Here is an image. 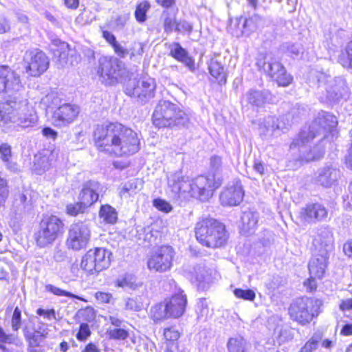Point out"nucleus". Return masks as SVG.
<instances>
[{"label":"nucleus","mask_w":352,"mask_h":352,"mask_svg":"<svg viewBox=\"0 0 352 352\" xmlns=\"http://www.w3.org/2000/svg\"><path fill=\"white\" fill-rule=\"evenodd\" d=\"M94 140L99 151L118 157L129 156L140 150L138 133L118 122L98 126Z\"/></svg>","instance_id":"f257e3e1"},{"label":"nucleus","mask_w":352,"mask_h":352,"mask_svg":"<svg viewBox=\"0 0 352 352\" xmlns=\"http://www.w3.org/2000/svg\"><path fill=\"white\" fill-rule=\"evenodd\" d=\"M168 186L175 195L184 198L195 197L202 201L212 196L213 192L221 186V180L215 175H200L194 179L184 177L181 173L171 174L168 178Z\"/></svg>","instance_id":"f03ea898"},{"label":"nucleus","mask_w":352,"mask_h":352,"mask_svg":"<svg viewBox=\"0 0 352 352\" xmlns=\"http://www.w3.org/2000/svg\"><path fill=\"white\" fill-rule=\"evenodd\" d=\"M37 121V115L27 100L14 96V100L0 102V129L4 133L32 126Z\"/></svg>","instance_id":"7ed1b4c3"},{"label":"nucleus","mask_w":352,"mask_h":352,"mask_svg":"<svg viewBox=\"0 0 352 352\" xmlns=\"http://www.w3.org/2000/svg\"><path fill=\"white\" fill-rule=\"evenodd\" d=\"M337 124L338 120L335 116L326 111L318 113L312 126H309L307 130L303 129L301 131L298 138L294 140L290 144V149L292 151H299L300 160L302 162H308L320 159L324 154V150L314 147L309 153H306L308 147L307 144L321 131L324 132L327 131H331L336 127Z\"/></svg>","instance_id":"20e7f679"},{"label":"nucleus","mask_w":352,"mask_h":352,"mask_svg":"<svg viewBox=\"0 0 352 352\" xmlns=\"http://www.w3.org/2000/svg\"><path fill=\"white\" fill-rule=\"evenodd\" d=\"M153 124L157 128L186 126L189 116L180 107L168 100H160L152 116Z\"/></svg>","instance_id":"39448f33"},{"label":"nucleus","mask_w":352,"mask_h":352,"mask_svg":"<svg viewBox=\"0 0 352 352\" xmlns=\"http://www.w3.org/2000/svg\"><path fill=\"white\" fill-rule=\"evenodd\" d=\"M195 234L197 241L208 248L223 245L228 240L225 226L214 219H204L197 223Z\"/></svg>","instance_id":"423d86ee"},{"label":"nucleus","mask_w":352,"mask_h":352,"mask_svg":"<svg viewBox=\"0 0 352 352\" xmlns=\"http://www.w3.org/2000/svg\"><path fill=\"white\" fill-rule=\"evenodd\" d=\"M63 221L53 214H43L34 233L36 245L46 248L52 245L63 232Z\"/></svg>","instance_id":"0eeeda50"},{"label":"nucleus","mask_w":352,"mask_h":352,"mask_svg":"<svg viewBox=\"0 0 352 352\" xmlns=\"http://www.w3.org/2000/svg\"><path fill=\"white\" fill-rule=\"evenodd\" d=\"M321 305L322 302L318 299L299 298L291 303L289 314L293 320L305 325L309 323L314 317L318 316Z\"/></svg>","instance_id":"6e6552de"},{"label":"nucleus","mask_w":352,"mask_h":352,"mask_svg":"<svg viewBox=\"0 0 352 352\" xmlns=\"http://www.w3.org/2000/svg\"><path fill=\"white\" fill-rule=\"evenodd\" d=\"M124 74V64L119 59L113 57H102L99 59L97 74L102 84L114 85L119 82Z\"/></svg>","instance_id":"1a4fd4ad"},{"label":"nucleus","mask_w":352,"mask_h":352,"mask_svg":"<svg viewBox=\"0 0 352 352\" xmlns=\"http://www.w3.org/2000/svg\"><path fill=\"white\" fill-rule=\"evenodd\" d=\"M111 252L102 248L88 250L82 256L80 267L89 274H98L110 265Z\"/></svg>","instance_id":"9d476101"},{"label":"nucleus","mask_w":352,"mask_h":352,"mask_svg":"<svg viewBox=\"0 0 352 352\" xmlns=\"http://www.w3.org/2000/svg\"><path fill=\"white\" fill-rule=\"evenodd\" d=\"M318 87L322 91L325 89V98L321 97L322 101L336 102L347 94L348 89L346 82L342 78H331L325 74L320 73L317 76Z\"/></svg>","instance_id":"9b49d317"},{"label":"nucleus","mask_w":352,"mask_h":352,"mask_svg":"<svg viewBox=\"0 0 352 352\" xmlns=\"http://www.w3.org/2000/svg\"><path fill=\"white\" fill-rule=\"evenodd\" d=\"M256 65L276 81L279 86L287 87L291 84L292 77L286 73L284 67L272 54H269L263 60H258Z\"/></svg>","instance_id":"f8f14e48"},{"label":"nucleus","mask_w":352,"mask_h":352,"mask_svg":"<svg viewBox=\"0 0 352 352\" xmlns=\"http://www.w3.org/2000/svg\"><path fill=\"white\" fill-rule=\"evenodd\" d=\"M91 239V230L87 224L79 221L72 223L68 230L66 245L69 249L79 251L88 245Z\"/></svg>","instance_id":"ddd939ff"},{"label":"nucleus","mask_w":352,"mask_h":352,"mask_svg":"<svg viewBox=\"0 0 352 352\" xmlns=\"http://www.w3.org/2000/svg\"><path fill=\"white\" fill-rule=\"evenodd\" d=\"M174 255L175 252L172 247L163 245L148 257L147 261L148 268L157 272H166L173 266Z\"/></svg>","instance_id":"4468645a"},{"label":"nucleus","mask_w":352,"mask_h":352,"mask_svg":"<svg viewBox=\"0 0 352 352\" xmlns=\"http://www.w3.org/2000/svg\"><path fill=\"white\" fill-rule=\"evenodd\" d=\"M26 72L32 76H39L49 67V58L45 53L34 50L26 52L24 56Z\"/></svg>","instance_id":"2eb2a0df"},{"label":"nucleus","mask_w":352,"mask_h":352,"mask_svg":"<svg viewBox=\"0 0 352 352\" xmlns=\"http://www.w3.org/2000/svg\"><path fill=\"white\" fill-rule=\"evenodd\" d=\"M23 89L19 76L8 67H0V94L6 93L9 96L17 94Z\"/></svg>","instance_id":"dca6fc26"},{"label":"nucleus","mask_w":352,"mask_h":352,"mask_svg":"<svg viewBox=\"0 0 352 352\" xmlns=\"http://www.w3.org/2000/svg\"><path fill=\"white\" fill-rule=\"evenodd\" d=\"M78 113L79 108L78 106L64 104L53 112L52 122L54 126H65L73 122Z\"/></svg>","instance_id":"f3484780"},{"label":"nucleus","mask_w":352,"mask_h":352,"mask_svg":"<svg viewBox=\"0 0 352 352\" xmlns=\"http://www.w3.org/2000/svg\"><path fill=\"white\" fill-rule=\"evenodd\" d=\"M244 191L241 182L239 180H234L221 192L219 198L223 206H234L242 201Z\"/></svg>","instance_id":"a211bd4d"},{"label":"nucleus","mask_w":352,"mask_h":352,"mask_svg":"<svg viewBox=\"0 0 352 352\" xmlns=\"http://www.w3.org/2000/svg\"><path fill=\"white\" fill-rule=\"evenodd\" d=\"M327 210L319 203L308 204L302 207L299 212L301 220L307 223H316L324 219L327 217Z\"/></svg>","instance_id":"6ab92c4d"},{"label":"nucleus","mask_w":352,"mask_h":352,"mask_svg":"<svg viewBox=\"0 0 352 352\" xmlns=\"http://www.w3.org/2000/svg\"><path fill=\"white\" fill-rule=\"evenodd\" d=\"M155 89V80L150 77L144 76L138 81L131 91H129V94L140 98L142 101H145L153 97Z\"/></svg>","instance_id":"aec40b11"},{"label":"nucleus","mask_w":352,"mask_h":352,"mask_svg":"<svg viewBox=\"0 0 352 352\" xmlns=\"http://www.w3.org/2000/svg\"><path fill=\"white\" fill-rule=\"evenodd\" d=\"M329 253L326 250L320 252H315L309 263V271L311 276L315 278H321L327 266Z\"/></svg>","instance_id":"412c9836"},{"label":"nucleus","mask_w":352,"mask_h":352,"mask_svg":"<svg viewBox=\"0 0 352 352\" xmlns=\"http://www.w3.org/2000/svg\"><path fill=\"white\" fill-rule=\"evenodd\" d=\"M340 177V170L330 165L321 168L318 170L316 181L318 184L329 188L336 184Z\"/></svg>","instance_id":"4be33fe9"},{"label":"nucleus","mask_w":352,"mask_h":352,"mask_svg":"<svg viewBox=\"0 0 352 352\" xmlns=\"http://www.w3.org/2000/svg\"><path fill=\"white\" fill-rule=\"evenodd\" d=\"M101 188L100 183L89 181L84 184L79 194V199L86 207L91 206L98 199V192Z\"/></svg>","instance_id":"5701e85b"},{"label":"nucleus","mask_w":352,"mask_h":352,"mask_svg":"<svg viewBox=\"0 0 352 352\" xmlns=\"http://www.w3.org/2000/svg\"><path fill=\"white\" fill-rule=\"evenodd\" d=\"M109 321L114 328L108 329L107 333L110 339L124 341L129 337V330L124 325V320L116 316H109Z\"/></svg>","instance_id":"b1692460"},{"label":"nucleus","mask_w":352,"mask_h":352,"mask_svg":"<svg viewBox=\"0 0 352 352\" xmlns=\"http://www.w3.org/2000/svg\"><path fill=\"white\" fill-rule=\"evenodd\" d=\"M164 302L169 312V316L178 318L184 313L187 298L183 292H179Z\"/></svg>","instance_id":"393cba45"},{"label":"nucleus","mask_w":352,"mask_h":352,"mask_svg":"<svg viewBox=\"0 0 352 352\" xmlns=\"http://www.w3.org/2000/svg\"><path fill=\"white\" fill-rule=\"evenodd\" d=\"M163 336L166 344L165 352H189L186 349L179 346L177 340L180 333L175 327L165 328Z\"/></svg>","instance_id":"a878e982"},{"label":"nucleus","mask_w":352,"mask_h":352,"mask_svg":"<svg viewBox=\"0 0 352 352\" xmlns=\"http://www.w3.org/2000/svg\"><path fill=\"white\" fill-rule=\"evenodd\" d=\"M291 124L287 123L282 120L277 119L274 116H269L259 123V131L261 135H272L276 130H283L287 129Z\"/></svg>","instance_id":"bb28decb"},{"label":"nucleus","mask_w":352,"mask_h":352,"mask_svg":"<svg viewBox=\"0 0 352 352\" xmlns=\"http://www.w3.org/2000/svg\"><path fill=\"white\" fill-rule=\"evenodd\" d=\"M316 252H320L326 250L327 253L331 250L333 244V235L327 228H321L318 230L317 235L313 241Z\"/></svg>","instance_id":"cd10ccee"},{"label":"nucleus","mask_w":352,"mask_h":352,"mask_svg":"<svg viewBox=\"0 0 352 352\" xmlns=\"http://www.w3.org/2000/svg\"><path fill=\"white\" fill-rule=\"evenodd\" d=\"M170 55L177 60L183 63L190 71L195 70L194 60L188 56L187 51L178 43H172L170 47Z\"/></svg>","instance_id":"c85d7f7f"},{"label":"nucleus","mask_w":352,"mask_h":352,"mask_svg":"<svg viewBox=\"0 0 352 352\" xmlns=\"http://www.w3.org/2000/svg\"><path fill=\"white\" fill-rule=\"evenodd\" d=\"M116 287L122 288L124 291H135L142 287V283L137 281L136 276L131 273H124L119 276L113 282Z\"/></svg>","instance_id":"c756f323"},{"label":"nucleus","mask_w":352,"mask_h":352,"mask_svg":"<svg viewBox=\"0 0 352 352\" xmlns=\"http://www.w3.org/2000/svg\"><path fill=\"white\" fill-rule=\"evenodd\" d=\"M246 100L253 107H261L272 99L271 94L267 90L250 89L245 95Z\"/></svg>","instance_id":"7c9ffc66"},{"label":"nucleus","mask_w":352,"mask_h":352,"mask_svg":"<svg viewBox=\"0 0 352 352\" xmlns=\"http://www.w3.org/2000/svg\"><path fill=\"white\" fill-rule=\"evenodd\" d=\"M258 214L250 210L243 212L241 216V232L244 234L253 232L258 223Z\"/></svg>","instance_id":"2f4dec72"},{"label":"nucleus","mask_w":352,"mask_h":352,"mask_svg":"<svg viewBox=\"0 0 352 352\" xmlns=\"http://www.w3.org/2000/svg\"><path fill=\"white\" fill-rule=\"evenodd\" d=\"M0 160L3 162L5 167L12 173L19 171V165L12 160V147L8 143L0 144Z\"/></svg>","instance_id":"473e14b6"},{"label":"nucleus","mask_w":352,"mask_h":352,"mask_svg":"<svg viewBox=\"0 0 352 352\" xmlns=\"http://www.w3.org/2000/svg\"><path fill=\"white\" fill-rule=\"evenodd\" d=\"M29 202L27 194L19 192L15 195L12 212L16 215V218H21L26 212Z\"/></svg>","instance_id":"72a5a7b5"},{"label":"nucleus","mask_w":352,"mask_h":352,"mask_svg":"<svg viewBox=\"0 0 352 352\" xmlns=\"http://www.w3.org/2000/svg\"><path fill=\"white\" fill-rule=\"evenodd\" d=\"M227 347L229 352H250L251 346L241 336H236L228 340Z\"/></svg>","instance_id":"f704fd0d"},{"label":"nucleus","mask_w":352,"mask_h":352,"mask_svg":"<svg viewBox=\"0 0 352 352\" xmlns=\"http://www.w3.org/2000/svg\"><path fill=\"white\" fill-rule=\"evenodd\" d=\"M208 69L211 76L217 80L219 83L223 84L226 82L224 67L217 58L210 59L208 63Z\"/></svg>","instance_id":"c9c22d12"},{"label":"nucleus","mask_w":352,"mask_h":352,"mask_svg":"<svg viewBox=\"0 0 352 352\" xmlns=\"http://www.w3.org/2000/svg\"><path fill=\"white\" fill-rule=\"evenodd\" d=\"M262 24V18L258 14H254L248 19H245L243 24L242 33L248 36L252 32L257 30Z\"/></svg>","instance_id":"e433bc0d"},{"label":"nucleus","mask_w":352,"mask_h":352,"mask_svg":"<svg viewBox=\"0 0 352 352\" xmlns=\"http://www.w3.org/2000/svg\"><path fill=\"white\" fill-rule=\"evenodd\" d=\"M150 316L155 322L170 317L164 302L152 307L150 310Z\"/></svg>","instance_id":"4c0bfd02"},{"label":"nucleus","mask_w":352,"mask_h":352,"mask_svg":"<svg viewBox=\"0 0 352 352\" xmlns=\"http://www.w3.org/2000/svg\"><path fill=\"white\" fill-rule=\"evenodd\" d=\"M196 312L200 321H206L212 315V311L208 306L206 298L199 299L197 303Z\"/></svg>","instance_id":"58836bf2"},{"label":"nucleus","mask_w":352,"mask_h":352,"mask_svg":"<svg viewBox=\"0 0 352 352\" xmlns=\"http://www.w3.org/2000/svg\"><path fill=\"white\" fill-rule=\"evenodd\" d=\"M100 217L107 223L114 224L118 219L116 210L109 205H104L100 208Z\"/></svg>","instance_id":"ea45409f"},{"label":"nucleus","mask_w":352,"mask_h":352,"mask_svg":"<svg viewBox=\"0 0 352 352\" xmlns=\"http://www.w3.org/2000/svg\"><path fill=\"white\" fill-rule=\"evenodd\" d=\"M51 50L54 56L64 58L69 50V45L58 38L52 39Z\"/></svg>","instance_id":"a19ab883"},{"label":"nucleus","mask_w":352,"mask_h":352,"mask_svg":"<svg viewBox=\"0 0 352 352\" xmlns=\"http://www.w3.org/2000/svg\"><path fill=\"white\" fill-rule=\"evenodd\" d=\"M51 166V160L49 157L46 155L35 156L34 160V170L37 174L41 175L42 173L45 172L46 170L49 169Z\"/></svg>","instance_id":"79ce46f5"},{"label":"nucleus","mask_w":352,"mask_h":352,"mask_svg":"<svg viewBox=\"0 0 352 352\" xmlns=\"http://www.w3.org/2000/svg\"><path fill=\"white\" fill-rule=\"evenodd\" d=\"M144 307L142 297L136 296L133 298H127L125 300V309L133 311H140Z\"/></svg>","instance_id":"37998d69"},{"label":"nucleus","mask_w":352,"mask_h":352,"mask_svg":"<svg viewBox=\"0 0 352 352\" xmlns=\"http://www.w3.org/2000/svg\"><path fill=\"white\" fill-rule=\"evenodd\" d=\"M16 336L13 334H7L3 328L0 327V349L3 352H8V349L5 346L6 344H14L16 340Z\"/></svg>","instance_id":"c03bdc74"},{"label":"nucleus","mask_w":352,"mask_h":352,"mask_svg":"<svg viewBox=\"0 0 352 352\" xmlns=\"http://www.w3.org/2000/svg\"><path fill=\"white\" fill-rule=\"evenodd\" d=\"M144 44L140 42H133L129 47L130 59L141 58L144 54Z\"/></svg>","instance_id":"a18cd8bd"},{"label":"nucleus","mask_w":352,"mask_h":352,"mask_svg":"<svg viewBox=\"0 0 352 352\" xmlns=\"http://www.w3.org/2000/svg\"><path fill=\"white\" fill-rule=\"evenodd\" d=\"M60 100L56 93H50L42 99L43 104L47 109H53L59 105Z\"/></svg>","instance_id":"49530a36"},{"label":"nucleus","mask_w":352,"mask_h":352,"mask_svg":"<svg viewBox=\"0 0 352 352\" xmlns=\"http://www.w3.org/2000/svg\"><path fill=\"white\" fill-rule=\"evenodd\" d=\"M45 290L47 292H51V293L54 294V295H56L58 296H67V297L77 298L78 300H82L81 298V297L77 296L69 292L61 289L60 288H58V287L54 286L51 284L47 285L45 286Z\"/></svg>","instance_id":"de8ad7c7"},{"label":"nucleus","mask_w":352,"mask_h":352,"mask_svg":"<svg viewBox=\"0 0 352 352\" xmlns=\"http://www.w3.org/2000/svg\"><path fill=\"white\" fill-rule=\"evenodd\" d=\"M150 8V5L148 2L144 1L140 3L135 12V16L138 21L144 22L146 19V12Z\"/></svg>","instance_id":"09e8293b"},{"label":"nucleus","mask_w":352,"mask_h":352,"mask_svg":"<svg viewBox=\"0 0 352 352\" xmlns=\"http://www.w3.org/2000/svg\"><path fill=\"white\" fill-rule=\"evenodd\" d=\"M222 166L221 157L217 155L212 156L210 158V170L212 172V175H215V178L219 177L221 180L220 170Z\"/></svg>","instance_id":"8fccbe9b"},{"label":"nucleus","mask_w":352,"mask_h":352,"mask_svg":"<svg viewBox=\"0 0 352 352\" xmlns=\"http://www.w3.org/2000/svg\"><path fill=\"white\" fill-rule=\"evenodd\" d=\"M87 207L81 202L69 204L66 207L67 214L70 216H76L80 213H82Z\"/></svg>","instance_id":"3c124183"},{"label":"nucleus","mask_w":352,"mask_h":352,"mask_svg":"<svg viewBox=\"0 0 352 352\" xmlns=\"http://www.w3.org/2000/svg\"><path fill=\"white\" fill-rule=\"evenodd\" d=\"M234 294L238 298L250 301L254 300L256 297L255 292L252 289H235Z\"/></svg>","instance_id":"603ef678"},{"label":"nucleus","mask_w":352,"mask_h":352,"mask_svg":"<svg viewBox=\"0 0 352 352\" xmlns=\"http://www.w3.org/2000/svg\"><path fill=\"white\" fill-rule=\"evenodd\" d=\"M320 339L321 338L320 335H314L311 337V338L301 349L300 352H311L312 350L315 349L317 347Z\"/></svg>","instance_id":"864d4df0"},{"label":"nucleus","mask_w":352,"mask_h":352,"mask_svg":"<svg viewBox=\"0 0 352 352\" xmlns=\"http://www.w3.org/2000/svg\"><path fill=\"white\" fill-rule=\"evenodd\" d=\"M153 206L159 210L168 213L173 210L172 206L166 201L157 198L153 200Z\"/></svg>","instance_id":"5fc2aeb1"},{"label":"nucleus","mask_w":352,"mask_h":352,"mask_svg":"<svg viewBox=\"0 0 352 352\" xmlns=\"http://www.w3.org/2000/svg\"><path fill=\"white\" fill-rule=\"evenodd\" d=\"M12 329L14 331H17L21 324V313L18 307L14 310L12 319H11Z\"/></svg>","instance_id":"6e6d98bb"},{"label":"nucleus","mask_w":352,"mask_h":352,"mask_svg":"<svg viewBox=\"0 0 352 352\" xmlns=\"http://www.w3.org/2000/svg\"><path fill=\"white\" fill-rule=\"evenodd\" d=\"M91 335V331L87 323H82L80 325L79 331L76 335V338L79 341H85Z\"/></svg>","instance_id":"4d7b16f0"},{"label":"nucleus","mask_w":352,"mask_h":352,"mask_svg":"<svg viewBox=\"0 0 352 352\" xmlns=\"http://www.w3.org/2000/svg\"><path fill=\"white\" fill-rule=\"evenodd\" d=\"M95 298L99 303H111L113 300V295L109 292H98Z\"/></svg>","instance_id":"13d9d810"},{"label":"nucleus","mask_w":352,"mask_h":352,"mask_svg":"<svg viewBox=\"0 0 352 352\" xmlns=\"http://www.w3.org/2000/svg\"><path fill=\"white\" fill-rule=\"evenodd\" d=\"M283 48L287 53L295 56H298L302 50L300 45L294 43H286L283 45Z\"/></svg>","instance_id":"bf43d9fd"},{"label":"nucleus","mask_w":352,"mask_h":352,"mask_svg":"<svg viewBox=\"0 0 352 352\" xmlns=\"http://www.w3.org/2000/svg\"><path fill=\"white\" fill-rule=\"evenodd\" d=\"M112 47L115 53L122 58L127 57L129 54V47H125L118 42L114 43Z\"/></svg>","instance_id":"052dcab7"},{"label":"nucleus","mask_w":352,"mask_h":352,"mask_svg":"<svg viewBox=\"0 0 352 352\" xmlns=\"http://www.w3.org/2000/svg\"><path fill=\"white\" fill-rule=\"evenodd\" d=\"M192 30V25L188 21H182L177 23L175 31L181 33H190Z\"/></svg>","instance_id":"680f3d73"},{"label":"nucleus","mask_w":352,"mask_h":352,"mask_svg":"<svg viewBox=\"0 0 352 352\" xmlns=\"http://www.w3.org/2000/svg\"><path fill=\"white\" fill-rule=\"evenodd\" d=\"M177 23L175 17L167 16L164 22V31L167 33L172 32L173 30L175 31Z\"/></svg>","instance_id":"e2e57ef3"},{"label":"nucleus","mask_w":352,"mask_h":352,"mask_svg":"<svg viewBox=\"0 0 352 352\" xmlns=\"http://www.w3.org/2000/svg\"><path fill=\"white\" fill-rule=\"evenodd\" d=\"M278 2L283 3V9L288 12H292L296 10L297 0H278Z\"/></svg>","instance_id":"0e129e2a"},{"label":"nucleus","mask_w":352,"mask_h":352,"mask_svg":"<svg viewBox=\"0 0 352 352\" xmlns=\"http://www.w3.org/2000/svg\"><path fill=\"white\" fill-rule=\"evenodd\" d=\"M8 194L6 182L0 177V205L5 202Z\"/></svg>","instance_id":"69168bd1"},{"label":"nucleus","mask_w":352,"mask_h":352,"mask_svg":"<svg viewBox=\"0 0 352 352\" xmlns=\"http://www.w3.org/2000/svg\"><path fill=\"white\" fill-rule=\"evenodd\" d=\"M36 314L38 316H43L47 320H51L52 318H55L56 317L55 311L53 309L45 310L42 308H39L37 309Z\"/></svg>","instance_id":"338daca9"},{"label":"nucleus","mask_w":352,"mask_h":352,"mask_svg":"<svg viewBox=\"0 0 352 352\" xmlns=\"http://www.w3.org/2000/svg\"><path fill=\"white\" fill-rule=\"evenodd\" d=\"M346 54V59L344 62L345 65H352V42L347 44L344 50Z\"/></svg>","instance_id":"774afa93"}]
</instances>
